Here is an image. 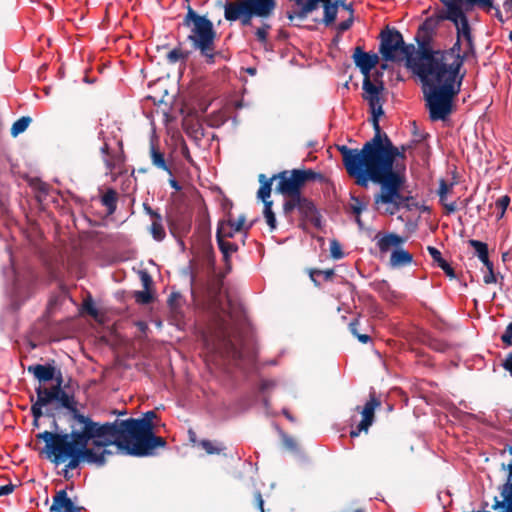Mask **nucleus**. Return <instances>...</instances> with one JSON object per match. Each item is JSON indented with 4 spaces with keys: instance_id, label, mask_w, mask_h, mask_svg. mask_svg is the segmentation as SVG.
Listing matches in <instances>:
<instances>
[{
    "instance_id": "56",
    "label": "nucleus",
    "mask_w": 512,
    "mask_h": 512,
    "mask_svg": "<svg viewBox=\"0 0 512 512\" xmlns=\"http://www.w3.org/2000/svg\"><path fill=\"white\" fill-rule=\"evenodd\" d=\"M271 28L269 24H264L263 27L256 30V37L261 43L267 42L268 30Z\"/></svg>"
},
{
    "instance_id": "24",
    "label": "nucleus",
    "mask_w": 512,
    "mask_h": 512,
    "mask_svg": "<svg viewBox=\"0 0 512 512\" xmlns=\"http://www.w3.org/2000/svg\"><path fill=\"white\" fill-rule=\"evenodd\" d=\"M27 371L32 373L40 383H46L55 378L56 368L51 364H35L28 366Z\"/></svg>"
},
{
    "instance_id": "43",
    "label": "nucleus",
    "mask_w": 512,
    "mask_h": 512,
    "mask_svg": "<svg viewBox=\"0 0 512 512\" xmlns=\"http://www.w3.org/2000/svg\"><path fill=\"white\" fill-rule=\"evenodd\" d=\"M236 232L237 231H234V228L228 221L219 222L216 232V240L218 241V237H220V240L232 238Z\"/></svg>"
},
{
    "instance_id": "3",
    "label": "nucleus",
    "mask_w": 512,
    "mask_h": 512,
    "mask_svg": "<svg viewBox=\"0 0 512 512\" xmlns=\"http://www.w3.org/2000/svg\"><path fill=\"white\" fill-rule=\"evenodd\" d=\"M215 325L203 332L208 348L225 353L247 373L257 369L258 349L251 322H213Z\"/></svg>"
},
{
    "instance_id": "32",
    "label": "nucleus",
    "mask_w": 512,
    "mask_h": 512,
    "mask_svg": "<svg viewBox=\"0 0 512 512\" xmlns=\"http://www.w3.org/2000/svg\"><path fill=\"white\" fill-rule=\"evenodd\" d=\"M451 187H452V184H448L446 182V180H444V179L440 180V182H439V189H438V195H439V198H440V202H441V204L444 205L447 214H452V213H454L457 210L456 202H452V203H449V204L445 203V200L447 198V194L450 191Z\"/></svg>"
},
{
    "instance_id": "1",
    "label": "nucleus",
    "mask_w": 512,
    "mask_h": 512,
    "mask_svg": "<svg viewBox=\"0 0 512 512\" xmlns=\"http://www.w3.org/2000/svg\"><path fill=\"white\" fill-rule=\"evenodd\" d=\"M37 438L45 442L42 452L52 463L59 465L68 461L64 476L82 462L104 466L106 457L114 454L108 449L111 445L117 447L118 453L124 454L121 447L124 444L122 430L115 421L100 423L93 420L80 429H72L70 433L44 431Z\"/></svg>"
},
{
    "instance_id": "35",
    "label": "nucleus",
    "mask_w": 512,
    "mask_h": 512,
    "mask_svg": "<svg viewBox=\"0 0 512 512\" xmlns=\"http://www.w3.org/2000/svg\"><path fill=\"white\" fill-rule=\"evenodd\" d=\"M117 200V192L112 188L107 189L105 194L102 196L101 203L106 207L108 215L115 213L117 209Z\"/></svg>"
},
{
    "instance_id": "25",
    "label": "nucleus",
    "mask_w": 512,
    "mask_h": 512,
    "mask_svg": "<svg viewBox=\"0 0 512 512\" xmlns=\"http://www.w3.org/2000/svg\"><path fill=\"white\" fill-rule=\"evenodd\" d=\"M149 155L154 167L173 176L172 168L166 161L165 154L160 151L158 146L153 141L150 143Z\"/></svg>"
},
{
    "instance_id": "55",
    "label": "nucleus",
    "mask_w": 512,
    "mask_h": 512,
    "mask_svg": "<svg viewBox=\"0 0 512 512\" xmlns=\"http://www.w3.org/2000/svg\"><path fill=\"white\" fill-rule=\"evenodd\" d=\"M510 203V197L508 195L501 196L495 202V207L500 211V216H503L508 205Z\"/></svg>"
},
{
    "instance_id": "61",
    "label": "nucleus",
    "mask_w": 512,
    "mask_h": 512,
    "mask_svg": "<svg viewBox=\"0 0 512 512\" xmlns=\"http://www.w3.org/2000/svg\"><path fill=\"white\" fill-rule=\"evenodd\" d=\"M354 17L353 15H350V17L342 22H340L337 26V30L339 33H344L345 31L349 30L353 24Z\"/></svg>"
},
{
    "instance_id": "41",
    "label": "nucleus",
    "mask_w": 512,
    "mask_h": 512,
    "mask_svg": "<svg viewBox=\"0 0 512 512\" xmlns=\"http://www.w3.org/2000/svg\"><path fill=\"white\" fill-rule=\"evenodd\" d=\"M309 276L315 286L319 287L320 282L317 280L318 276H323L325 281H331L335 275L334 269L320 270L317 268H311L308 270Z\"/></svg>"
},
{
    "instance_id": "39",
    "label": "nucleus",
    "mask_w": 512,
    "mask_h": 512,
    "mask_svg": "<svg viewBox=\"0 0 512 512\" xmlns=\"http://www.w3.org/2000/svg\"><path fill=\"white\" fill-rule=\"evenodd\" d=\"M149 231L156 241H162L165 238L166 233L162 223L161 215L152 219Z\"/></svg>"
},
{
    "instance_id": "37",
    "label": "nucleus",
    "mask_w": 512,
    "mask_h": 512,
    "mask_svg": "<svg viewBox=\"0 0 512 512\" xmlns=\"http://www.w3.org/2000/svg\"><path fill=\"white\" fill-rule=\"evenodd\" d=\"M223 280L220 277H214L207 285V294L213 303H217L222 290Z\"/></svg>"
},
{
    "instance_id": "2",
    "label": "nucleus",
    "mask_w": 512,
    "mask_h": 512,
    "mask_svg": "<svg viewBox=\"0 0 512 512\" xmlns=\"http://www.w3.org/2000/svg\"><path fill=\"white\" fill-rule=\"evenodd\" d=\"M406 150L405 145L395 146L381 127L362 149L338 146L346 172L358 186L367 188L370 181H384L390 191L406 177Z\"/></svg>"
},
{
    "instance_id": "33",
    "label": "nucleus",
    "mask_w": 512,
    "mask_h": 512,
    "mask_svg": "<svg viewBox=\"0 0 512 512\" xmlns=\"http://www.w3.org/2000/svg\"><path fill=\"white\" fill-rule=\"evenodd\" d=\"M322 4H323V9H324V17L322 19V22L326 26H330L336 20L337 12H338V4L336 3L335 0L334 1L326 0Z\"/></svg>"
},
{
    "instance_id": "53",
    "label": "nucleus",
    "mask_w": 512,
    "mask_h": 512,
    "mask_svg": "<svg viewBox=\"0 0 512 512\" xmlns=\"http://www.w3.org/2000/svg\"><path fill=\"white\" fill-rule=\"evenodd\" d=\"M502 470H507L508 471V475H507V481L506 483L502 486L505 488V492H512V461L505 465L504 463L502 464ZM511 508H512V504L510 505Z\"/></svg>"
},
{
    "instance_id": "15",
    "label": "nucleus",
    "mask_w": 512,
    "mask_h": 512,
    "mask_svg": "<svg viewBox=\"0 0 512 512\" xmlns=\"http://www.w3.org/2000/svg\"><path fill=\"white\" fill-rule=\"evenodd\" d=\"M39 277L32 269L22 274H16L13 284V298L15 301L24 302L36 293Z\"/></svg>"
},
{
    "instance_id": "8",
    "label": "nucleus",
    "mask_w": 512,
    "mask_h": 512,
    "mask_svg": "<svg viewBox=\"0 0 512 512\" xmlns=\"http://www.w3.org/2000/svg\"><path fill=\"white\" fill-rule=\"evenodd\" d=\"M407 178L403 177V180L396 187V190L390 191L386 187L384 181H374L373 183L380 186L378 193L374 195V205L378 210L383 207V214L393 216L398 213L401 209L405 208L408 211L418 208V203L415 198L411 195H404L402 193L405 187Z\"/></svg>"
},
{
    "instance_id": "51",
    "label": "nucleus",
    "mask_w": 512,
    "mask_h": 512,
    "mask_svg": "<svg viewBox=\"0 0 512 512\" xmlns=\"http://www.w3.org/2000/svg\"><path fill=\"white\" fill-rule=\"evenodd\" d=\"M349 209L355 216H359L365 209V204L358 197L352 195Z\"/></svg>"
},
{
    "instance_id": "34",
    "label": "nucleus",
    "mask_w": 512,
    "mask_h": 512,
    "mask_svg": "<svg viewBox=\"0 0 512 512\" xmlns=\"http://www.w3.org/2000/svg\"><path fill=\"white\" fill-rule=\"evenodd\" d=\"M501 496L503 501H499L497 497L494 498V504L492 508L498 512H512V492H505V488L501 487Z\"/></svg>"
},
{
    "instance_id": "54",
    "label": "nucleus",
    "mask_w": 512,
    "mask_h": 512,
    "mask_svg": "<svg viewBox=\"0 0 512 512\" xmlns=\"http://www.w3.org/2000/svg\"><path fill=\"white\" fill-rule=\"evenodd\" d=\"M281 435H282V441H283L284 446L288 450H290L294 453H297L299 451V449H298V445H297L296 441L292 437H290L289 435H287L285 433H281Z\"/></svg>"
},
{
    "instance_id": "48",
    "label": "nucleus",
    "mask_w": 512,
    "mask_h": 512,
    "mask_svg": "<svg viewBox=\"0 0 512 512\" xmlns=\"http://www.w3.org/2000/svg\"><path fill=\"white\" fill-rule=\"evenodd\" d=\"M379 405L380 402L374 397H371V399L366 402L363 410L361 411L362 416L374 419L375 408Z\"/></svg>"
},
{
    "instance_id": "62",
    "label": "nucleus",
    "mask_w": 512,
    "mask_h": 512,
    "mask_svg": "<svg viewBox=\"0 0 512 512\" xmlns=\"http://www.w3.org/2000/svg\"><path fill=\"white\" fill-rule=\"evenodd\" d=\"M141 282L145 290H150L153 281L151 276L147 272L141 273Z\"/></svg>"
},
{
    "instance_id": "64",
    "label": "nucleus",
    "mask_w": 512,
    "mask_h": 512,
    "mask_svg": "<svg viewBox=\"0 0 512 512\" xmlns=\"http://www.w3.org/2000/svg\"><path fill=\"white\" fill-rule=\"evenodd\" d=\"M277 385L275 380H262L260 383V391L265 392L271 388H274Z\"/></svg>"
},
{
    "instance_id": "59",
    "label": "nucleus",
    "mask_w": 512,
    "mask_h": 512,
    "mask_svg": "<svg viewBox=\"0 0 512 512\" xmlns=\"http://www.w3.org/2000/svg\"><path fill=\"white\" fill-rule=\"evenodd\" d=\"M465 40V50L464 53H467V59L475 54V44L473 40V36H469V38L464 39Z\"/></svg>"
},
{
    "instance_id": "16",
    "label": "nucleus",
    "mask_w": 512,
    "mask_h": 512,
    "mask_svg": "<svg viewBox=\"0 0 512 512\" xmlns=\"http://www.w3.org/2000/svg\"><path fill=\"white\" fill-rule=\"evenodd\" d=\"M442 3L448 10L451 6H455L464 12L479 9L485 13H491L493 10L494 17L501 23L504 22L503 14L499 7L495 5L494 0H442Z\"/></svg>"
},
{
    "instance_id": "12",
    "label": "nucleus",
    "mask_w": 512,
    "mask_h": 512,
    "mask_svg": "<svg viewBox=\"0 0 512 512\" xmlns=\"http://www.w3.org/2000/svg\"><path fill=\"white\" fill-rule=\"evenodd\" d=\"M377 247L381 253H387L391 248H395L390 256V266L393 268H400L408 266L413 262V255L400 248L405 242L406 237H402L396 233H387L382 237L379 234L376 236Z\"/></svg>"
},
{
    "instance_id": "10",
    "label": "nucleus",
    "mask_w": 512,
    "mask_h": 512,
    "mask_svg": "<svg viewBox=\"0 0 512 512\" xmlns=\"http://www.w3.org/2000/svg\"><path fill=\"white\" fill-rule=\"evenodd\" d=\"M124 455L134 457H147L154 455V450L158 447H165L166 441L156 436L154 431L134 432L122 429Z\"/></svg>"
},
{
    "instance_id": "7",
    "label": "nucleus",
    "mask_w": 512,
    "mask_h": 512,
    "mask_svg": "<svg viewBox=\"0 0 512 512\" xmlns=\"http://www.w3.org/2000/svg\"><path fill=\"white\" fill-rule=\"evenodd\" d=\"M183 25L191 27V32L187 39L190 41L193 49L198 50L207 63H214L217 33L212 21L206 16L197 14L191 6H188L187 13L183 19Z\"/></svg>"
},
{
    "instance_id": "29",
    "label": "nucleus",
    "mask_w": 512,
    "mask_h": 512,
    "mask_svg": "<svg viewBox=\"0 0 512 512\" xmlns=\"http://www.w3.org/2000/svg\"><path fill=\"white\" fill-rule=\"evenodd\" d=\"M427 251L434 262L437 263V266L440 267L449 278L453 279L456 277L454 269L445 259L442 258V254L437 248L428 246Z\"/></svg>"
},
{
    "instance_id": "22",
    "label": "nucleus",
    "mask_w": 512,
    "mask_h": 512,
    "mask_svg": "<svg viewBox=\"0 0 512 512\" xmlns=\"http://www.w3.org/2000/svg\"><path fill=\"white\" fill-rule=\"evenodd\" d=\"M355 65L360 69L364 77H370L371 70L378 64L379 57L375 53H367L362 47L357 46L352 55Z\"/></svg>"
},
{
    "instance_id": "19",
    "label": "nucleus",
    "mask_w": 512,
    "mask_h": 512,
    "mask_svg": "<svg viewBox=\"0 0 512 512\" xmlns=\"http://www.w3.org/2000/svg\"><path fill=\"white\" fill-rule=\"evenodd\" d=\"M461 45V39L457 38L456 42L450 49L442 51L446 70L449 72H456L455 78L458 79H460V76L462 75L461 68L463 67L465 60H467V53H464V51L461 53Z\"/></svg>"
},
{
    "instance_id": "63",
    "label": "nucleus",
    "mask_w": 512,
    "mask_h": 512,
    "mask_svg": "<svg viewBox=\"0 0 512 512\" xmlns=\"http://www.w3.org/2000/svg\"><path fill=\"white\" fill-rule=\"evenodd\" d=\"M502 367L509 372L512 377V351L506 356L502 362Z\"/></svg>"
},
{
    "instance_id": "31",
    "label": "nucleus",
    "mask_w": 512,
    "mask_h": 512,
    "mask_svg": "<svg viewBox=\"0 0 512 512\" xmlns=\"http://www.w3.org/2000/svg\"><path fill=\"white\" fill-rule=\"evenodd\" d=\"M100 151L105 155L104 163L108 171L112 172L117 165L123 163L124 159L121 154H111L109 145L105 142L100 148Z\"/></svg>"
},
{
    "instance_id": "27",
    "label": "nucleus",
    "mask_w": 512,
    "mask_h": 512,
    "mask_svg": "<svg viewBox=\"0 0 512 512\" xmlns=\"http://www.w3.org/2000/svg\"><path fill=\"white\" fill-rule=\"evenodd\" d=\"M226 313L230 320H248L249 318L248 310L243 303L231 297H227Z\"/></svg>"
},
{
    "instance_id": "23",
    "label": "nucleus",
    "mask_w": 512,
    "mask_h": 512,
    "mask_svg": "<svg viewBox=\"0 0 512 512\" xmlns=\"http://www.w3.org/2000/svg\"><path fill=\"white\" fill-rule=\"evenodd\" d=\"M84 508L82 506L76 505L71 498L68 497V494L65 489H61L55 493L53 496V502L50 506V512H83Z\"/></svg>"
},
{
    "instance_id": "38",
    "label": "nucleus",
    "mask_w": 512,
    "mask_h": 512,
    "mask_svg": "<svg viewBox=\"0 0 512 512\" xmlns=\"http://www.w3.org/2000/svg\"><path fill=\"white\" fill-rule=\"evenodd\" d=\"M185 300L181 293L172 292L167 300L168 306L174 316H178L181 313V308L184 304Z\"/></svg>"
},
{
    "instance_id": "17",
    "label": "nucleus",
    "mask_w": 512,
    "mask_h": 512,
    "mask_svg": "<svg viewBox=\"0 0 512 512\" xmlns=\"http://www.w3.org/2000/svg\"><path fill=\"white\" fill-rule=\"evenodd\" d=\"M439 19L451 21L455 25L458 39H461V37L466 39L472 36L467 15L461 9L451 6L450 10L445 9V11L439 15Z\"/></svg>"
},
{
    "instance_id": "6",
    "label": "nucleus",
    "mask_w": 512,
    "mask_h": 512,
    "mask_svg": "<svg viewBox=\"0 0 512 512\" xmlns=\"http://www.w3.org/2000/svg\"><path fill=\"white\" fill-rule=\"evenodd\" d=\"M432 32L433 24L430 20H426L419 27V31L416 36L419 50L416 55L414 53L407 58V68L412 70V72L416 74L420 80H425L432 77L440 78L441 75L450 73L445 68L442 51H434L430 47Z\"/></svg>"
},
{
    "instance_id": "5",
    "label": "nucleus",
    "mask_w": 512,
    "mask_h": 512,
    "mask_svg": "<svg viewBox=\"0 0 512 512\" xmlns=\"http://www.w3.org/2000/svg\"><path fill=\"white\" fill-rule=\"evenodd\" d=\"M456 72L421 80L426 107L432 121L446 120L453 111L454 98L461 90L465 71L460 79L455 78Z\"/></svg>"
},
{
    "instance_id": "18",
    "label": "nucleus",
    "mask_w": 512,
    "mask_h": 512,
    "mask_svg": "<svg viewBox=\"0 0 512 512\" xmlns=\"http://www.w3.org/2000/svg\"><path fill=\"white\" fill-rule=\"evenodd\" d=\"M56 394L55 402L58 406L67 409L71 417L81 424V427L93 421L89 416L79 412L77 409V401L73 394L67 392L65 389H60L59 386L56 387Z\"/></svg>"
},
{
    "instance_id": "44",
    "label": "nucleus",
    "mask_w": 512,
    "mask_h": 512,
    "mask_svg": "<svg viewBox=\"0 0 512 512\" xmlns=\"http://www.w3.org/2000/svg\"><path fill=\"white\" fill-rule=\"evenodd\" d=\"M31 121L32 120L29 116H22L21 118L17 119L11 127V135L16 137L23 133L28 128Z\"/></svg>"
},
{
    "instance_id": "58",
    "label": "nucleus",
    "mask_w": 512,
    "mask_h": 512,
    "mask_svg": "<svg viewBox=\"0 0 512 512\" xmlns=\"http://www.w3.org/2000/svg\"><path fill=\"white\" fill-rule=\"evenodd\" d=\"M487 268V273L483 277V281L485 284H492L496 282V276L494 273V265L491 263L490 266H485Z\"/></svg>"
},
{
    "instance_id": "4",
    "label": "nucleus",
    "mask_w": 512,
    "mask_h": 512,
    "mask_svg": "<svg viewBox=\"0 0 512 512\" xmlns=\"http://www.w3.org/2000/svg\"><path fill=\"white\" fill-rule=\"evenodd\" d=\"M274 178H276L275 192L285 198L282 210L289 222H294L293 212L297 210L299 228L305 230L307 223L315 228H321V214L314 202L302 194V189L308 182H323L324 175L310 168L292 169L274 174Z\"/></svg>"
},
{
    "instance_id": "40",
    "label": "nucleus",
    "mask_w": 512,
    "mask_h": 512,
    "mask_svg": "<svg viewBox=\"0 0 512 512\" xmlns=\"http://www.w3.org/2000/svg\"><path fill=\"white\" fill-rule=\"evenodd\" d=\"M190 56L189 51H183L180 46L172 49L166 55L167 62L169 64H175L177 62L185 63Z\"/></svg>"
},
{
    "instance_id": "28",
    "label": "nucleus",
    "mask_w": 512,
    "mask_h": 512,
    "mask_svg": "<svg viewBox=\"0 0 512 512\" xmlns=\"http://www.w3.org/2000/svg\"><path fill=\"white\" fill-rule=\"evenodd\" d=\"M321 3L318 0H296V4L301 6L298 12H288L289 20H293L295 17L304 19L309 13L317 9L318 4Z\"/></svg>"
},
{
    "instance_id": "14",
    "label": "nucleus",
    "mask_w": 512,
    "mask_h": 512,
    "mask_svg": "<svg viewBox=\"0 0 512 512\" xmlns=\"http://www.w3.org/2000/svg\"><path fill=\"white\" fill-rule=\"evenodd\" d=\"M76 306V303L69 297L67 289L61 285L58 291L50 295L44 317L49 319L63 316L61 320H74L72 316H64V314Z\"/></svg>"
},
{
    "instance_id": "47",
    "label": "nucleus",
    "mask_w": 512,
    "mask_h": 512,
    "mask_svg": "<svg viewBox=\"0 0 512 512\" xmlns=\"http://www.w3.org/2000/svg\"><path fill=\"white\" fill-rule=\"evenodd\" d=\"M373 420L374 419L372 418L362 416V420L359 422L356 429L351 430L350 436L354 438L358 437L362 431L367 432L369 427L372 425Z\"/></svg>"
},
{
    "instance_id": "60",
    "label": "nucleus",
    "mask_w": 512,
    "mask_h": 512,
    "mask_svg": "<svg viewBox=\"0 0 512 512\" xmlns=\"http://www.w3.org/2000/svg\"><path fill=\"white\" fill-rule=\"evenodd\" d=\"M501 340L507 346L512 345V322L509 323L505 332L502 334Z\"/></svg>"
},
{
    "instance_id": "36",
    "label": "nucleus",
    "mask_w": 512,
    "mask_h": 512,
    "mask_svg": "<svg viewBox=\"0 0 512 512\" xmlns=\"http://www.w3.org/2000/svg\"><path fill=\"white\" fill-rule=\"evenodd\" d=\"M258 180L260 182V187L257 192V197L261 200H265V198H270L271 190H272V183L275 181L276 178H274V175L267 179L264 174H260L258 177Z\"/></svg>"
},
{
    "instance_id": "57",
    "label": "nucleus",
    "mask_w": 512,
    "mask_h": 512,
    "mask_svg": "<svg viewBox=\"0 0 512 512\" xmlns=\"http://www.w3.org/2000/svg\"><path fill=\"white\" fill-rule=\"evenodd\" d=\"M263 215H264L265 221H266L267 225L269 226L270 230L271 231L275 230L277 227L275 213L273 211H269V212H263Z\"/></svg>"
},
{
    "instance_id": "52",
    "label": "nucleus",
    "mask_w": 512,
    "mask_h": 512,
    "mask_svg": "<svg viewBox=\"0 0 512 512\" xmlns=\"http://www.w3.org/2000/svg\"><path fill=\"white\" fill-rule=\"evenodd\" d=\"M330 254L333 259L339 260L344 257L341 244L337 240H332L330 243Z\"/></svg>"
},
{
    "instance_id": "26",
    "label": "nucleus",
    "mask_w": 512,
    "mask_h": 512,
    "mask_svg": "<svg viewBox=\"0 0 512 512\" xmlns=\"http://www.w3.org/2000/svg\"><path fill=\"white\" fill-rule=\"evenodd\" d=\"M349 330L361 343L366 344L371 341L373 327L370 322H349Z\"/></svg>"
},
{
    "instance_id": "42",
    "label": "nucleus",
    "mask_w": 512,
    "mask_h": 512,
    "mask_svg": "<svg viewBox=\"0 0 512 512\" xmlns=\"http://www.w3.org/2000/svg\"><path fill=\"white\" fill-rule=\"evenodd\" d=\"M81 315H89L93 318H97L99 315L98 309L95 306V303L91 297V295H88L81 305V308L78 309Z\"/></svg>"
},
{
    "instance_id": "20",
    "label": "nucleus",
    "mask_w": 512,
    "mask_h": 512,
    "mask_svg": "<svg viewBox=\"0 0 512 512\" xmlns=\"http://www.w3.org/2000/svg\"><path fill=\"white\" fill-rule=\"evenodd\" d=\"M156 418V413L153 410L143 413L141 418H128L125 420L116 419L115 422L122 429L134 432H151L154 431L153 419Z\"/></svg>"
},
{
    "instance_id": "21",
    "label": "nucleus",
    "mask_w": 512,
    "mask_h": 512,
    "mask_svg": "<svg viewBox=\"0 0 512 512\" xmlns=\"http://www.w3.org/2000/svg\"><path fill=\"white\" fill-rule=\"evenodd\" d=\"M37 399L31 405L32 417L41 418L44 415L43 408L55 402L57 397L56 387L45 388L39 385L35 388Z\"/></svg>"
},
{
    "instance_id": "13",
    "label": "nucleus",
    "mask_w": 512,
    "mask_h": 512,
    "mask_svg": "<svg viewBox=\"0 0 512 512\" xmlns=\"http://www.w3.org/2000/svg\"><path fill=\"white\" fill-rule=\"evenodd\" d=\"M362 89L363 99L369 104L371 112V123L373 130L380 128L379 118L384 114L383 101L381 100L380 94L384 90L383 83L379 85L374 84L370 77H364Z\"/></svg>"
},
{
    "instance_id": "46",
    "label": "nucleus",
    "mask_w": 512,
    "mask_h": 512,
    "mask_svg": "<svg viewBox=\"0 0 512 512\" xmlns=\"http://www.w3.org/2000/svg\"><path fill=\"white\" fill-rule=\"evenodd\" d=\"M200 445L209 455L220 454L225 450L222 444L207 439L201 440Z\"/></svg>"
},
{
    "instance_id": "9",
    "label": "nucleus",
    "mask_w": 512,
    "mask_h": 512,
    "mask_svg": "<svg viewBox=\"0 0 512 512\" xmlns=\"http://www.w3.org/2000/svg\"><path fill=\"white\" fill-rule=\"evenodd\" d=\"M273 11L262 0H235L224 5V18L229 22L240 21L242 26H250L253 17L268 18Z\"/></svg>"
},
{
    "instance_id": "11",
    "label": "nucleus",
    "mask_w": 512,
    "mask_h": 512,
    "mask_svg": "<svg viewBox=\"0 0 512 512\" xmlns=\"http://www.w3.org/2000/svg\"><path fill=\"white\" fill-rule=\"evenodd\" d=\"M379 52L385 61L401 62L414 54L415 46L406 44L402 34L396 29H386L380 33Z\"/></svg>"
},
{
    "instance_id": "50",
    "label": "nucleus",
    "mask_w": 512,
    "mask_h": 512,
    "mask_svg": "<svg viewBox=\"0 0 512 512\" xmlns=\"http://www.w3.org/2000/svg\"><path fill=\"white\" fill-rule=\"evenodd\" d=\"M227 221L234 228V231H237V232H240L241 230H245V232H247L253 225V223H250L247 226H245V221H246L245 215L239 216V218L236 221H234L232 219H228Z\"/></svg>"
},
{
    "instance_id": "45",
    "label": "nucleus",
    "mask_w": 512,
    "mask_h": 512,
    "mask_svg": "<svg viewBox=\"0 0 512 512\" xmlns=\"http://www.w3.org/2000/svg\"><path fill=\"white\" fill-rule=\"evenodd\" d=\"M217 244L226 262L229 260L230 255L238 250V246L235 243L220 240V237H218Z\"/></svg>"
},
{
    "instance_id": "49",
    "label": "nucleus",
    "mask_w": 512,
    "mask_h": 512,
    "mask_svg": "<svg viewBox=\"0 0 512 512\" xmlns=\"http://www.w3.org/2000/svg\"><path fill=\"white\" fill-rule=\"evenodd\" d=\"M135 301L139 304H149L153 301L154 297L150 290H142L134 292Z\"/></svg>"
},
{
    "instance_id": "30",
    "label": "nucleus",
    "mask_w": 512,
    "mask_h": 512,
    "mask_svg": "<svg viewBox=\"0 0 512 512\" xmlns=\"http://www.w3.org/2000/svg\"><path fill=\"white\" fill-rule=\"evenodd\" d=\"M468 244L474 249L475 255L484 264V266H490L491 261L489 259L488 245L480 240L470 239Z\"/></svg>"
}]
</instances>
